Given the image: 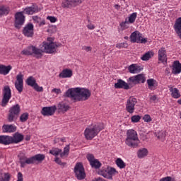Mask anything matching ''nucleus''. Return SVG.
Returning <instances> with one entry per match:
<instances>
[{
	"label": "nucleus",
	"instance_id": "nucleus-1",
	"mask_svg": "<svg viewBox=\"0 0 181 181\" xmlns=\"http://www.w3.org/2000/svg\"><path fill=\"white\" fill-rule=\"evenodd\" d=\"M64 97L72 98L75 101H86L91 97V92L83 88H69L65 92Z\"/></svg>",
	"mask_w": 181,
	"mask_h": 181
},
{
	"label": "nucleus",
	"instance_id": "nucleus-2",
	"mask_svg": "<svg viewBox=\"0 0 181 181\" xmlns=\"http://www.w3.org/2000/svg\"><path fill=\"white\" fill-rule=\"evenodd\" d=\"M125 144L129 148L135 149L139 148V144L141 141L138 138V133L134 129H129L127 132V138L125 139Z\"/></svg>",
	"mask_w": 181,
	"mask_h": 181
},
{
	"label": "nucleus",
	"instance_id": "nucleus-3",
	"mask_svg": "<svg viewBox=\"0 0 181 181\" xmlns=\"http://www.w3.org/2000/svg\"><path fill=\"white\" fill-rule=\"evenodd\" d=\"M45 154H36L35 156L28 158L25 156L20 157L19 160L21 163V168H25L26 165H32L35 162L42 163L45 160Z\"/></svg>",
	"mask_w": 181,
	"mask_h": 181
},
{
	"label": "nucleus",
	"instance_id": "nucleus-4",
	"mask_svg": "<svg viewBox=\"0 0 181 181\" xmlns=\"http://www.w3.org/2000/svg\"><path fill=\"white\" fill-rule=\"evenodd\" d=\"M103 124H98L87 127L84 132L86 139H87L88 141H91V139H93V138H95V136H97V135H98V133L100 131H103Z\"/></svg>",
	"mask_w": 181,
	"mask_h": 181
},
{
	"label": "nucleus",
	"instance_id": "nucleus-5",
	"mask_svg": "<svg viewBox=\"0 0 181 181\" xmlns=\"http://www.w3.org/2000/svg\"><path fill=\"white\" fill-rule=\"evenodd\" d=\"M19 114H21V105L19 104L13 105L8 110L7 121L8 122H15L18 119Z\"/></svg>",
	"mask_w": 181,
	"mask_h": 181
},
{
	"label": "nucleus",
	"instance_id": "nucleus-6",
	"mask_svg": "<svg viewBox=\"0 0 181 181\" xmlns=\"http://www.w3.org/2000/svg\"><path fill=\"white\" fill-rule=\"evenodd\" d=\"M52 38H47V41L49 42H43L42 50L44 53H56L57 47H59V46L62 45L60 44H57L56 42H50Z\"/></svg>",
	"mask_w": 181,
	"mask_h": 181
},
{
	"label": "nucleus",
	"instance_id": "nucleus-7",
	"mask_svg": "<svg viewBox=\"0 0 181 181\" xmlns=\"http://www.w3.org/2000/svg\"><path fill=\"white\" fill-rule=\"evenodd\" d=\"M118 171L114 168L107 167L105 168H102L99 170L98 174L100 175V176H103L105 179H110L112 180V176L117 175Z\"/></svg>",
	"mask_w": 181,
	"mask_h": 181
},
{
	"label": "nucleus",
	"instance_id": "nucleus-8",
	"mask_svg": "<svg viewBox=\"0 0 181 181\" xmlns=\"http://www.w3.org/2000/svg\"><path fill=\"white\" fill-rule=\"evenodd\" d=\"M12 97V92L9 86H5L3 88V98L1 100V107H6L9 103V100Z\"/></svg>",
	"mask_w": 181,
	"mask_h": 181
},
{
	"label": "nucleus",
	"instance_id": "nucleus-9",
	"mask_svg": "<svg viewBox=\"0 0 181 181\" xmlns=\"http://www.w3.org/2000/svg\"><path fill=\"white\" fill-rule=\"evenodd\" d=\"M130 42L132 43H143L145 44L148 42L147 38H144L142 34L139 31H134L130 35Z\"/></svg>",
	"mask_w": 181,
	"mask_h": 181
},
{
	"label": "nucleus",
	"instance_id": "nucleus-10",
	"mask_svg": "<svg viewBox=\"0 0 181 181\" xmlns=\"http://www.w3.org/2000/svg\"><path fill=\"white\" fill-rule=\"evenodd\" d=\"M84 0H63L62 2V6L64 9H71V8H76L80 4L83 3Z\"/></svg>",
	"mask_w": 181,
	"mask_h": 181
},
{
	"label": "nucleus",
	"instance_id": "nucleus-11",
	"mask_svg": "<svg viewBox=\"0 0 181 181\" xmlns=\"http://www.w3.org/2000/svg\"><path fill=\"white\" fill-rule=\"evenodd\" d=\"M74 173L78 180H83V179H85L86 173L84 172V167L81 163H78L76 164Z\"/></svg>",
	"mask_w": 181,
	"mask_h": 181
},
{
	"label": "nucleus",
	"instance_id": "nucleus-12",
	"mask_svg": "<svg viewBox=\"0 0 181 181\" xmlns=\"http://www.w3.org/2000/svg\"><path fill=\"white\" fill-rule=\"evenodd\" d=\"M15 28L16 29H21L25 23V15H23V11L17 12L15 15Z\"/></svg>",
	"mask_w": 181,
	"mask_h": 181
},
{
	"label": "nucleus",
	"instance_id": "nucleus-13",
	"mask_svg": "<svg viewBox=\"0 0 181 181\" xmlns=\"http://www.w3.org/2000/svg\"><path fill=\"white\" fill-rule=\"evenodd\" d=\"M145 75H144L143 74H140L129 78L127 79V83H129V84L136 85L139 84V83H145Z\"/></svg>",
	"mask_w": 181,
	"mask_h": 181
},
{
	"label": "nucleus",
	"instance_id": "nucleus-14",
	"mask_svg": "<svg viewBox=\"0 0 181 181\" xmlns=\"http://www.w3.org/2000/svg\"><path fill=\"white\" fill-rule=\"evenodd\" d=\"M138 103V100L135 98H130L127 100V104H126V111L129 112V114H134L135 111V105H136V103Z\"/></svg>",
	"mask_w": 181,
	"mask_h": 181
},
{
	"label": "nucleus",
	"instance_id": "nucleus-15",
	"mask_svg": "<svg viewBox=\"0 0 181 181\" xmlns=\"http://www.w3.org/2000/svg\"><path fill=\"white\" fill-rule=\"evenodd\" d=\"M34 26L33 23L27 24L23 30V35L25 36V37H33L34 35Z\"/></svg>",
	"mask_w": 181,
	"mask_h": 181
},
{
	"label": "nucleus",
	"instance_id": "nucleus-16",
	"mask_svg": "<svg viewBox=\"0 0 181 181\" xmlns=\"http://www.w3.org/2000/svg\"><path fill=\"white\" fill-rule=\"evenodd\" d=\"M15 87L20 94L23 91V75L22 74L17 75Z\"/></svg>",
	"mask_w": 181,
	"mask_h": 181
},
{
	"label": "nucleus",
	"instance_id": "nucleus-17",
	"mask_svg": "<svg viewBox=\"0 0 181 181\" xmlns=\"http://www.w3.org/2000/svg\"><path fill=\"white\" fill-rule=\"evenodd\" d=\"M56 110H57L56 106L45 107L42 109L41 114L44 117H52L56 112Z\"/></svg>",
	"mask_w": 181,
	"mask_h": 181
},
{
	"label": "nucleus",
	"instance_id": "nucleus-18",
	"mask_svg": "<svg viewBox=\"0 0 181 181\" xmlns=\"http://www.w3.org/2000/svg\"><path fill=\"white\" fill-rule=\"evenodd\" d=\"M131 84L129 82L127 83L122 79H118L117 82L115 83V88H123L124 90H129Z\"/></svg>",
	"mask_w": 181,
	"mask_h": 181
},
{
	"label": "nucleus",
	"instance_id": "nucleus-19",
	"mask_svg": "<svg viewBox=\"0 0 181 181\" xmlns=\"http://www.w3.org/2000/svg\"><path fill=\"white\" fill-rule=\"evenodd\" d=\"M158 61L161 63H166L168 62V56L166 55V49L162 47L158 50Z\"/></svg>",
	"mask_w": 181,
	"mask_h": 181
},
{
	"label": "nucleus",
	"instance_id": "nucleus-20",
	"mask_svg": "<svg viewBox=\"0 0 181 181\" xmlns=\"http://www.w3.org/2000/svg\"><path fill=\"white\" fill-rule=\"evenodd\" d=\"M173 28L175 33H177L178 37L181 40V17L175 21Z\"/></svg>",
	"mask_w": 181,
	"mask_h": 181
},
{
	"label": "nucleus",
	"instance_id": "nucleus-21",
	"mask_svg": "<svg viewBox=\"0 0 181 181\" xmlns=\"http://www.w3.org/2000/svg\"><path fill=\"white\" fill-rule=\"evenodd\" d=\"M24 136L23 134L16 132L13 136H11V144H19L23 141Z\"/></svg>",
	"mask_w": 181,
	"mask_h": 181
},
{
	"label": "nucleus",
	"instance_id": "nucleus-22",
	"mask_svg": "<svg viewBox=\"0 0 181 181\" xmlns=\"http://www.w3.org/2000/svg\"><path fill=\"white\" fill-rule=\"evenodd\" d=\"M173 74H180L181 64L179 61H175L173 64Z\"/></svg>",
	"mask_w": 181,
	"mask_h": 181
},
{
	"label": "nucleus",
	"instance_id": "nucleus-23",
	"mask_svg": "<svg viewBox=\"0 0 181 181\" xmlns=\"http://www.w3.org/2000/svg\"><path fill=\"white\" fill-rule=\"evenodd\" d=\"M12 141V136H0V144L2 145H11Z\"/></svg>",
	"mask_w": 181,
	"mask_h": 181
},
{
	"label": "nucleus",
	"instance_id": "nucleus-24",
	"mask_svg": "<svg viewBox=\"0 0 181 181\" xmlns=\"http://www.w3.org/2000/svg\"><path fill=\"white\" fill-rule=\"evenodd\" d=\"M148 153L149 151H148V148H140L137 151V158H139V159H144V158H146V156H148Z\"/></svg>",
	"mask_w": 181,
	"mask_h": 181
},
{
	"label": "nucleus",
	"instance_id": "nucleus-25",
	"mask_svg": "<svg viewBox=\"0 0 181 181\" xmlns=\"http://www.w3.org/2000/svg\"><path fill=\"white\" fill-rule=\"evenodd\" d=\"M73 76V71L71 69H64L60 74L61 78H70Z\"/></svg>",
	"mask_w": 181,
	"mask_h": 181
},
{
	"label": "nucleus",
	"instance_id": "nucleus-26",
	"mask_svg": "<svg viewBox=\"0 0 181 181\" xmlns=\"http://www.w3.org/2000/svg\"><path fill=\"white\" fill-rule=\"evenodd\" d=\"M38 11V8L37 6H33L30 7H27L23 11V13H26V15H33V13H36Z\"/></svg>",
	"mask_w": 181,
	"mask_h": 181
},
{
	"label": "nucleus",
	"instance_id": "nucleus-27",
	"mask_svg": "<svg viewBox=\"0 0 181 181\" xmlns=\"http://www.w3.org/2000/svg\"><path fill=\"white\" fill-rule=\"evenodd\" d=\"M30 49H31L32 54L36 55L37 58L42 57V53H44L42 47H41V49H39L36 47L31 46Z\"/></svg>",
	"mask_w": 181,
	"mask_h": 181
},
{
	"label": "nucleus",
	"instance_id": "nucleus-28",
	"mask_svg": "<svg viewBox=\"0 0 181 181\" xmlns=\"http://www.w3.org/2000/svg\"><path fill=\"white\" fill-rule=\"evenodd\" d=\"M136 13H132L129 17V21L126 20L124 22L121 23L120 26L122 28H125V25H127V23H134V22H135V19H136Z\"/></svg>",
	"mask_w": 181,
	"mask_h": 181
},
{
	"label": "nucleus",
	"instance_id": "nucleus-29",
	"mask_svg": "<svg viewBox=\"0 0 181 181\" xmlns=\"http://www.w3.org/2000/svg\"><path fill=\"white\" fill-rule=\"evenodd\" d=\"M3 132H15L16 131V126L13 124H4L2 127Z\"/></svg>",
	"mask_w": 181,
	"mask_h": 181
},
{
	"label": "nucleus",
	"instance_id": "nucleus-30",
	"mask_svg": "<svg viewBox=\"0 0 181 181\" xmlns=\"http://www.w3.org/2000/svg\"><path fill=\"white\" fill-rule=\"evenodd\" d=\"M57 107L61 112H67L70 110V106L64 102L59 103Z\"/></svg>",
	"mask_w": 181,
	"mask_h": 181
},
{
	"label": "nucleus",
	"instance_id": "nucleus-31",
	"mask_svg": "<svg viewBox=\"0 0 181 181\" xmlns=\"http://www.w3.org/2000/svg\"><path fill=\"white\" fill-rule=\"evenodd\" d=\"M129 71L132 74H135L136 73H139L142 69L141 66L136 65V64H132L129 66Z\"/></svg>",
	"mask_w": 181,
	"mask_h": 181
},
{
	"label": "nucleus",
	"instance_id": "nucleus-32",
	"mask_svg": "<svg viewBox=\"0 0 181 181\" xmlns=\"http://www.w3.org/2000/svg\"><path fill=\"white\" fill-rule=\"evenodd\" d=\"M11 70H12V66L11 65H8L7 66L5 65H0V74L6 76V74H8Z\"/></svg>",
	"mask_w": 181,
	"mask_h": 181
},
{
	"label": "nucleus",
	"instance_id": "nucleus-33",
	"mask_svg": "<svg viewBox=\"0 0 181 181\" xmlns=\"http://www.w3.org/2000/svg\"><path fill=\"white\" fill-rule=\"evenodd\" d=\"M169 88H170V91L171 92V96L173 97V98H176V99L180 98L181 97L180 92H179L177 88H173L172 86H170Z\"/></svg>",
	"mask_w": 181,
	"mask_h": 181
},
{
	"label": "nucleus",
	"instance_id": "nucleus-34",
	"mask_svg": "<svg viewBox=\"0 0 181 181\" xmlns=\"http://www.w3.org/2000/svg\"><path fill=\"white\" fill-rule=\"evenodd\" d=\"M147 84L150 90H153V88L158 87V83H156V81L153 78L148 79Z\"/></svg>",
	"mask_w": 181,
	"mask_h": 181
},
{
	"label": "nucleus",
	"instance_id": "nucleus-35",
	"mask_svg": "<svg viewBox=\"0 0 181 181\" xmlns=\"http://www.w3.org/2000/svg\"><path fill=\"white\" fill-rule=\"evenodd\" d=\"M11 180V175L9 173H4H4L2 170H0V181H9Z\"/></svg>",
	"mask_w": 181,
	"mask_h": 181
},
{
	"label": "nucleus",
	"instance_id": "nucleus-36",
	"mask_svg": "<svg viewBox=\"0 0 181 181\" xmlns=\"http://www.w3.org/2000/svg\"><path fill=\"white\" fill-rule=\"evenodd\" d=\"M70 152V145H66L64 148V151L62 150V152L60 153V157L61 158H64V156H69V153Z\"/></svg>",
	"mask_w": 181,
	"mask_h": 181
},
{
	"label": "nucleus",
	"instance_id": "nucleus-37",
	"mask_svg": "<svg viewBox=\"0 0 181 181\" xmlns=\"http://www.w3.org/2000/svg\"><path fill=\"white\" fill-rule=\"evenodd\" d=\"M115 162L117 166L119 168V169H125V166H127V164L125 163V162H124V160H122V159L117 158Z\"/></svg>",
	"mask_w": 181,
	"mask_h": 181
},
{
	"label": "nucleus",
	"instance_id": "nucleus-38",
	"mask_svg": "<svg viewBox=\"0 0 181 181\" xmlns=\"http://www.w3.org/2000/svg\"><path fill=\"white\" fill-rule=\"evenodd\" d=\"M26 83L30 87H33L37 83L36 79L33 76H30L26 80Z\"/></svg>",
	"mask_w": 181,
	"mask_h": 181
},
{
	"label": "nucleus",
	"instance_id": "nucleus-39",
	"mask_svg": "<svg viewBox=\"0 0 181 181\" xmlns=\"http://www.w3.org/2000/svg\"><path fill=\"white\" fill-rule=\"evenodd\" d=\"M153 56V52H148L146 54H144L141 59L143 60V62H148L149 59H151Z\"/></svg>",
	"mask_w": 181,
	"mask_h": 181
},
{
	"label": "nucleus",
	"instance_id": "nucleus-40",
	"mask_svg": "<svg viewBox=\"0 0 181 181\" xmlns=\"http://www.w3.org/2000/svg\"><path fill=\"white\" fill-rule=\"evenodd\" d=\"M90 165L92 168H95V169H99V168H101V163L98 160L95 159L90 163Z\"/></svg>",
	"mask_w": 181,
	"mask_h": 181
},
{
	"label": "nucleus",
	"instance_id": "nucleus-41",
	"mask_svg": "<svg viewBox=\"0 0 181 181\" xmlns=\"http://www.w3.org/2000/svg\"><path fill=\"white\" fill-rule=\"evenodd\" d=\"M28 119H29V113L28 112H24L20 116L21 122H26Z\"/></svg>",
	"mask_w": 181,
	"mask_h": 181
},
{
	"label": "nucleus",
	"instance_id": "nucleus-42",
	"mask_svg": "<svg viewBox=\"0 0 181 181\" xmlns=\"http://www.w3.org/2000/svg\"><path fill=\"white\" fill-rule=\"evenodd\" d=\"M49 153L51 155H54V156H57L60 155V153H62V149L57 148H52V150L49 151Z\"/></svg>",
	"mask_w": 181,
	"mask_h": 181
},
{
	"label": "nucleus",
	"instance_id": "nucleus-43",
	"mask_svg": "<svg viewBox=\"0 0 181 181\" xmlns=\"http://www.w3.org/2000/svg\"><path fill=\"white\" fill-rule=\"evenodd\" d=\"M9 13V9L5 6H0V16L2 15H8Z\"/></svg>",
	"mask_w": 181,
	"mask_h": 181
},
{
	"label": "nucleus",
	"instance_id": "nucleus-44",
	"mask_svg": "<svg viewBox=\"0 0 181 181\" xmlns=\"http://www.w3.org/2000/svg\"><path fill=\"white\" fill-rule=\"evenodd\" d=\"M21 54H23V56H32V49H30V47L21 51Z\"/></svg>",
	"mask_w": 181,
	"mask_h": 181
},
{
	"label": "nucleus",
	"instance_id": "nucleus-45",
	"mask_svg": "<svg viewBox=\"0 0 181 181\" xmlns=\"http://www.w3.org/2000/svg\"><path fill=\"white\" fill-rule=\"evenodd\" d=\"M166 137V131H162L158 133L157 138L158 139H161V141H165V138Z\"/></svg>",
	"mask_w": 181,
	"mask_h": 181
},
{
	"label": "nucleus",
	"instance_id": "nucleus-46",
	"mask_svg": "<svg viewBox=\"0 0 181 181\" xmlns=\"http://www.w3.org/2000/svg\"><path fill=\"white\" fill-rule=\"evenodd\" d=\"M132 122L136 123L141 121V116L139 115H134L131 117Z\"/></svg>",
	"mask_w": 181,
	"mask_h": 181
},
{
	"label": "nucleus",
	"instance_id": "nucleus-47",
	"mask_svg": "<svg viewBox=\"0 0 181 181\" xmlns=\"http://www.w3.org/2000/svg\"><path fill=\"white\" fill-rule=\"evenodd\" d=\"M54 162L57 163V165H59L60 166H62L64 168V166L66 165V163L62 162V160L59 157H56L54 159Z\"/></svg>",
	"mask_w": 181,
	"mask_h": 181
},
{
	"label": "nucleus",
	"instance_id": "nucleus-48",
	"mask_svg": "<svg viewBox=\"0 0 181 181\" xmlns=\"http://www.w3.org/2000/svg\"><path fill=\"white\" fill-rule=\"evenodd\" d=\"M116 47L117 49L127 48L128 47V44L127 42L118 43L116 45Z\"/></svg>",
	"mask_w": 181,
	"mask_h": 181
},
{
	"label": "nucleus",
	"instance_id": "nucleus-49",
	"mask_svg": "<svg viewBox=\"0 0 181 181\" xmlns=\"http://www.w3.org/2000/svg\"><path fill=\"white\" fill-rule=\"evenodd\" d=\"M33 88H34V90H35V91H38L39 93L43 91V87L39 86L37 83H35V86H33Z\"/></svg>",
	"mask_w": 181,
	"mask_h": 181
},
{
	"label": "nucleus",
	"instance_id": "nucleus-50",
	"mask_svg": "<svg viewBox=\"0 0 181 181\" xmlns=\"http://www.w3.org/2000/svg\"><path fill=\"white\" fill-rule=\"evenodd\" d=\"M143 119H144V122H151V121H152V118L151 117V115H145L143 117Z\"/></svg>",
	"mask_w": 181,
	"mask_h": 181
},
{
	"label": "nucleus",
	"instance_id": "nucleus-51",
	"mask_svg": "<svg viewBox=\"0 0 181 181\" xmlns=\"http://www.w3.org/2000/svg\"><path fill=\"white\" fill-rule=\"evenodd\" d=\"M47 19L51 22V23H54L57 22V18L54 16H47Z\"/></svg>",
	"mask_w": 181,
	"mask_h": 181
},
{
	"label": "nucleus",
	"instance_id": "nucleus-52",
	"mask_svg": "<svg viewBox=\"0 0 181 181\" xmlns=\"http://www.w3.org/2000/svg\"><path fill=\"white\" fill-rule=\"evenodd\" d=\"M87 159L90 162V164L93 161H94L95 160V158H94V155H93V154H88Z\"/></svg>",
	"mask_w": 181,
	"mask_h": 181
},
{
	"label": "nucleus",
	"instance_id": "nucleus-53",
	"mask_svg": "<svg viewBox=\"0 0 181 181\" xmlns=\"http://www.w3.org/2000/svg\"><path fill=\"white\" fill-rule=\"evenodd\" d=\"M33 20L34 21L35 23H39L42 18L37 16H33Z\"/></svg>",
	"mask_w": 181,
	"mask_h": 181
},
{
	"label": "nucleus",
	"instance_id": "nucleus-54",
	"mask_svg": "<svg viewBox=\"0 0 181 181\" xmlns=\"http://www.w3.org/2000/svg\"><path fill=\"white\" fill-rule=\"evenodd\" d=\"M17 181H23V175H22V173H18V180Z\"/></svg>",
	"mask_w": 181,
	"mask_h": 181
},
{
	"label": "nucleus",
	"instance_id": "nucleus-55",
	"mask_svg": "<svg viewBox=\"0 0 181 181\" xmlns=\"http://www.w3.org/2000/svg\"><path fill=\"white\" fill-rule=\"evenodd\" d=\"M87 28H88V29H89V30H93L95 29V26L92 23L88 24L87 25Z\"/></svg>",
	"mask_w": 181,
	"mask_h": 181
},
{
	"label": "nucleus",
	"instance_id": "nucleus-56",
	"mask_svg": "<svg viewBox=\"0 0 181 181\" xmlns=\"http://www.w3.org/2000/svg\"><path fill=\"white\" fill-rule=\"evenodd\" d=\"M52 93H55L56 94H60L62 93V90L60 88H54L52 90Z\"/></svg>",
	"mask_w": 181,
	"mask_h": 181
},
{
	"label": "nucleus",
	"instance_id": "nucleus-57",
	"mask_svg": "<svg viewBox=\"0 0 181 181\" xmlns=\"http://www.w3.org/2000/svg\"><path fill=\"white\" fill-rule=\"evenodd\" d=\"M82 49L85 50L86 52H91L92 50L91 47H87V46L83 47Z\"/></svg>",
	"mask_w": 181,
	"mask_h": 181
},
{
	"label": "nucleus",
	"instance_id": "nucleus-58",
	"mask_svg": "<svg viewBox=\"0 0 181 181\" xmlns=\"http://www.w3.org/2000/svg\"><path fill=\"white\" fill-rule=\"evenodd\" d=\"M39 26H43L44 25H46V22L45 21V20H40V22L38 23Z\"/></svg>",
	"mask_w": 181,
	"mask_h": 181
},
{
	"label": "nucleus",
	"instance_id": "nucleus-59",
	"mask_svg": "<svg viewBox=\"0 0 181 181\" xmlns=\"http://www.w3.org/2000/svg\"><path fill=\"white\" fill-rule=\"evenodd\" d=\"M150 100H151V101H156V95L150 96Z\"/></svg>",
	"mask_w": 181,
	"mask_h": 181
},
{
	"label": "nucleus",
	"instance_id": "nucleus-60",
	"mask_svg": "<svg viewBox=\"0 0 181 181\" xmlns=\"http://www.w3.org/2000/svg\"><path fill=\"white\" fill-rule=\"evenodd\" d=\"M114 8H115L117 9V11H119V9L121 8V6H119L118 4H115L114 6Z\"/></svg>",
	"mask_w": 181,
	"mask_h": 181
},
{
	"label": "nucleus",
	"instance_id": "nucleus-61",
	"mask_svg": "<svg viewBox=\"0 0 181 181\" xmlns=\"http://www.w3.org/2000/svg\"><path fill=\"white\" fill-rule=\"evenodd\" d=\"M141 138L142 141H146V139H148V138L145 135L141 136Z\"/></svg>",
	"mask_w": 181,
	"mask_h": 181
},
{
	"label": "nucleus",
	"instance_id": "nucleus-62",
	"mask_svg": "<svg viewBox=\"0 0 181 181\" xmlns=\"http://www.w3.org/2000/svg\"><path fill=\"white\" fill-rule=\"evenodd\" d=\"M165 74H169V73H170V72L169 71V68H167V69H165Z\"/></svg>",
	"mask_w": 181,
	"mask_h": 181
},
{
	"label": "nucleus",
	"instance_id": "nucleus-63",
	"mask_svg": "<svg viewBox=\"0 0 181 181\" xmlns=\"http://www.w3.org/2000/svg\"><path fill=\"white\" fill-rule=\"evenodd\" d=\"M177 103L180 104V105H181V98L177 100Z\"/></svg>",
	"mask_w": 181,
	"mask_h": 181
},
{
	"label": "nucleus",
	"instance_id": "nucleus-64",
	"mask_svg": "<svg viewBox=\"0 0 181 181\" xmlns=\"http://www.w3.org/2000/svg\"><path fill=\"white\" fill-rule=\"evenodd\" d=\"M62 142H64V139H61Z\"/></svg>",
	"mask_w": 181,
	"mask_h": 181
}]
</instances>
